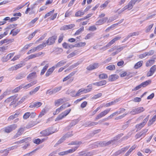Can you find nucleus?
Returning a JSON list of instances; mask_svg holds the SVG:
<instances>
[{
	"label": "nucleus",
	"mask_w": 156,
	"mask_h": 156,
	"mask_svg": "<svg viewBox=\"0 0 156 156\" xmlns=\"http://www.w3.org/2000/svg\"><path fill=\"white\" fill-rule=\"evenodd\" d=\"M62 88V86H59L58 87H56L53 89L55 94L60 91Z\"/></svg>",
	"instance_id": "603ef678"
},
{
	"label": "nucleus",
	"mask_w": 156,
	"mask_h": 156,
	"mask_svg": "<svg viewBox=\"0 0 156 156\" xmlns=\"http://www.w3.org/2000/svg\"><path fill=\"white\" fill-rule=\"evenodd\" d=\"M144 110V109L143 107H140L132 109L130 113L132 115H134L142 112Z\"/></svg>",
	"instance_id": "f03ea898"
},
{
	"label": "nucleus",
	"mask_w": 156,
	"mask_h": 156,
	"mask_svg": "<svg viewBox=\"0 0 156 156\" xmlns=\"http://www.w3.org/2000/svg\"><path fill=\"white\" fill-rule=\"evenodd\" d=\"M113 117V115L112 114L109 116L107 118H105V119H104L102 120H100L99 121V123L100 124L102 122L107 120V119H108L112 118Z\"/></svg>",
	"instance_id": "4d7b16f0"
},
{
	"label": "nucleus",
	"mask_w": 156,
	"mask_h": 156,
	"mask_svg": "<svg viewBox=\"0 0 156 156\" xmlns=\"http://www.w3.org/2000/svg\"><path fill=\"white\" fill-rule=\"evenodd\" d=\"M46 113L45 109L44 108L43 109L42 111L40 113L38 117H41L43 115H44Z\"/></svg>",
	"instance_id": "e2e57ef3"
},
{
	"label": "nucleus",
	"mask_w": 156,
	"mask_h": 156,
	"mask_svg": "<svg viewBox=\"0 0 156 156\" xmlns=\"http://www.w3.org/2000/svg\"><path fill=\"white\" fill-rule=\"evenodd\" d=\"M36 77V73L35 72L32 73L28 75L27 77L28 80L33 79Z\"/></svg>",
	"instance_id": "4be33fe9"
},
{
	"label": "nucleus",
	"mask_w": 156,
	"mask_h": 156,
	"mask_svg": "<svg viewBox=\"0 0 156 156\" xmlns=\"http://www.w3.org/2000/svg\"><path fill=\"white\" fill-rule=\"evenodd\" d=\"M98 63H94L93 64H91L87 66L86 69L87 70H91L94 69L98 68Z\"/></svg>",
	"instance_id": "f8f14e48"
},
{
	"label": "nucleus",
	"mask_w": 156,
	"mask_h": 156,
	"mask_svg": "<svg viewBox=\"0 0 156 156\" xmlns=\"http://www.w3.org/2000/svg\"><path fill=\"white\" fill-rule=\"evenodd\" d=\"M84 14V12H82L79 10L75 13V16L76 17L81 16L83 15Z\"/></svg>",
	"instance_id": "e433bc0d"
},
{
	"label": "nucleus",
	"mask_w": 156,
	"mask_h": 156,
	"mask_svg": "<svg viewBox=\"0 0 156 156\" xmlns=\"http://www.w3.org/2000/svg\"><path fill=\"white\" fill-rule=\"evenodd\" d=\"M23 66V63H21L19 64L16 66L12 67V70H16Z\"/></svg>",
	"instance_id": "2f4dec72"
},
{
	"label": "nucleus",
	"mask_w": 156,
	"mask_h": 156,
	"mask_svg": "<svg viewBox=\"0 0 156 156\" xmlns=\"http://www.w3.org/2000/svg\"><path fill=\"white\" fill-rule=\"evenodd\" d=\"M46 45V43L45 42H43L42 44H40L37 47V49L38 50H40L43 49L44 47Z\"/></svg>",
	"instance_id": "7c9ffc66"
},
{
	"label": "nucleus",
	"mask_w": 156,
	"mask_h": 156,
	"mask_svg": "<svg viewBox=\"0 0 156 156\" xmlns=\"http://www.w3.org/2000/svg\"><path fill=\"white\" fill-rule=\"evenodd\" d=\"M153 25L154 24L153 23L147 27L146 28V32L147 33L149 32L152 27Z\"/></svg>",
	"instance_id": "bf43d9fd"
},
{
	"label": "nucleus",
	"mask_w": 156,
	"mask_h": 156,
	"mask_svg": "<svg viewBox=\"0 0 156 156\" xmlns=\"http://www.w3.org/2000/svg\"><path fill=\"white\" fill-rule=\"evenodd\" d=\"M71 111V109H68L67 110H65L64 112H62V113L65 117L69 113V112H70Z\"/></svg>",
	"instance_id": "8fccbe9b"
},
{
	"label": "nucleus",
	"mask_w": 156,
	"mask_h": 156,
	"mask_svg": "<svg viewBox=\"0 0 156 156\" xmlns=\"http://www.w3.org/2000/svg\"><path fill=\"white\" fill-rule=\"evenodd\" d=\"M93 153L91 152H85L81 151L76 156H90L92 155Z\"/></svg>",
	"instance_id": "4468645a"
},
{
	"label": "nucleus",
	"mask_w": 156,
	"mask_h": 156,
	"mask_svg": "<svg viewBox=\"0 0 156 156\" xmlns=\"http://www.w3.org/2000/svg\"><path fill=\"white\" fill-rule=\"evenodd\" d=\"M130 146H126L125 147H123L116 152H115L113 154L114 156H117L121 154L124 153L129 148Z\"/></svg>",
	"instance_id": "39448f33"
},
{
	"label": "nucleus",
	"mask_w": 156,
	"mask_h": 156,
	"mask_svg": "<svg viewBox=\"0 0 156 156\" xmlns=\"http://www.w3.org/2000/svg\"><path fill=\"white\" fill-rule=\"evenodd\" d=\"M118 136H116V137H114L112 140L108 142L104 141L102 142V144L105 146H108L111 144H113L115 141L118 140Z\"/></svg>",
	"instance_id": "9b49d317"
},
{
	"label": "nucleus",
	"mask_w": 156,
	"mask_h": 156,
	"mask_svg": "<svg viewBox=\"0 0 156 156\" xmlns=\"http://www.w3.org/2000/svg\"><path fill=\"white\" fill-rule=\"evenodd\" d=\"M156 70V66L154 65L150 68V71L147 73V76H150L153 75Z\"/></svg>",
	"instance_id": "9d476101"
},
{
	"label": "nucleus",
	"mask_w": 156,
	"mask_h": 156,
	"mask_svg": "<svg viewBox=\"0 0 156 156\" xmlns=\"http://www.w3.org/2000/svg\"><path fill=\"white\" fill-rule=\"evenodd\" d=\"M38 18H36L34 19L31 20V21L28 23V25L29 27H32L33 24L35 23V22L37 20Z\"/></svg>",
	"instance_id": "ea45409f"
},
{
	"label": "nucleus",
	"mask_w": 156,
	"mask_h": 156,
	"mask_svg": "<svg viewBox=\"0 0 156 156\" xmlns=\"http://www.w3.org/2000/svg\"><path fill=\"white\" fill-rule=\"evenodd\" d=\"M82 142L81 141H73L71 143H69L68 144V145H77V146H79V145L81 144H82Z\"/></svg>",
	"instance_id": "c85d7f7f"
},
{
	"label": "nucleus",
	"mask_w": 156,
	"mask_h": 156,
	"mask_svg": "<svg viewBox=\"0 0 156 156\" xmlns=\"http://www.w3.org/2000/svg\"><path fill=\"white\" fill-rule=\"evenodd\" d=\"M110 108L106 109L99 114L95 118V120H97L105 115L110 111Z\"/></svg>",
	"instance_id": "20e7f679"
},
{
	"label": "nucleus",
	"mask_w": 156,
	"mask_h": 156,
	"mask_svg": "<svg viewBox=\"0 0 156 156\" xmlns=\"http://www.w3.org/2000/svg\"><path fill=\"white\" fill-rule=\"evenodd\" d=\"M40 87V86H38L35 88L34 89L32 90L29 92L30 94V95H32L35 94L39 90Z\"/></svg>",
	"instance_id": "cd10ccee"
},
{
	"label": "nucleus",
	"mask_w": 156,
	"mask_h": 156,
	"mask_svg": "<svg viewBox=\"0 0 156 156\" xmlns=\"http://www.w3.org/2000/svg\"><path fill=\"white\" fill-rule=\"evenodd\" d=\"M55 10L53 9L52 11L49 12H48L46 13L44 16V18L45 19L47 17L50 16L54 12Z\"/></svg>",
	"instance_id": "0e129e2a"
},
{
	"label": "nucleus",
	"mask_w": 156,
	"mask_h": 156,
	"mask_svg": "<svg viewBox=\"0 0 156 156\" xmlns=\"http://www.w3.org/2000/svg\"><path fill=\"white\" fill-rule=\"evenodd\" d=\"M70 106V104H68V103H66L63 104L60 107L61 108V109H62L63 110V109H65L66 108L69 107Z\"/></svg>",
	"instance_id": "09e8293b"
},
{
	"label": "nucleus",
	"mask_w": 156,
	"mask_h": 156,
	"mask_svg": "<svg viewBox=\"0 0 156 156\" xmlns=\"http://www.w3.org/2000/svg\"><path fill=\"white\" fill-rule=\"evenodd\" d=\"M121 38V37L120 36L116 37L112 40L110 42H109L106 46L103 47L102 48L103 49H106L107 48L110 47L113 44L117 41L119 40Z\"/></svg>",
	"instance_id": "7ed1b4c3"
},
{
	"label": "nucleus",
	"mask_w": 156,
	"mask_h": 156,
	"mask_svg": "<svg viewBox=\"0 0 156 156\" xmlns=\"http://www.w3.org/2000/svg\"><path fill=\"white\" fill-rule=\"evenodd\" d=\"M106 69L110 70H112L115 69V66L114 65H112L107 66Z\"/></svg>",
	"instance_id": "49530a36"
},
{
	"label": "nucleus",
	"mask_w": 156,
	"mask_h": 156,
	"mask_svg": "<svg viewBox=\"0 0 156 156\" xmlns=\"http://www.w3.org/2000/svg\"><path fill=\"white\" fill-rule=\"evenodd\" d=\"M55 132L52 131V129L51 128H48L41 132V133L45 136H48L53 133Z\"/></svg>",
	"instance_id": "0eeeda50"
},
{
	"label": "nucleus",
	"mask_w": 156,
	"mask_h": 156,
	"mask_svg": "<svg viewBox=\"0 0 156 156\" xmlns=\"http://www.w3.org/2000/svg\"><path fill=\"white\" fill-rule=\"evenodd\" d=\"M30 115V112H26L23 116V119H26L28 118Z\"/></svg>",
	"instance_id": "680f3d73"
},
{
	"label": "nucleus",
	"mask_w": 156,
	"mask_h": 156,
	"mask_svg": "<svg viewBox=\"0 0 156 156\" xmlns=\"http://www.w3.org/2000/svg\"><path fill=\"white\" fill-rule=\"evenodd\" d=\"M148 130V129H145L144 130H143L141 132H140V133L141 136L144 137L145 136Z\"/></svg>",
	"instance_id": "37998d69"
},
{
	"label": "nucleus",
	"mask_w": 156,
	"mask_h": 156,
	"mask_svg": "<svg viewBox=\"0 0 156 156\" xmlns=\"http://www.w3.org/2000/svg\"><path fill=\"white\" fill-rule=\"evenodd\" d=\"M154 60H148L146 64V66L148 67L149 66H151L152 65L153 63L154 62Z\"/></svg>",
	"instance_id": "79ce46f5"
},
{
	"label": "nucleus",
	"mask_w": 156,
	"mask_h": 156,
	"mask_svg": "<svg viewBox=\"0 0 156 156\" xmlns=\"http://www.w3.org/2000/svg\"><path fill=\"white\" fill-rule=\"evenodd\" d=\"M37 81L36 80L33 81L25 86H24L23 84H22V88H23L24 89H27L35 84L37 83Z\"/></svg>",
	"instance_id": "1a4fd4ad"
},
{
	"label": "nucleus",
	"mask_w": 156,
	"mask_h": 156,
	"mask_svg": "<svg viewBox=\"0 0 156 156\" xmlns=\"http://www.w3.org/2000/svg\"><path fill=\"white\" fill-rule=\"evenodd\" d=\"M10 128L11 131H12L15 130L17 127V125L16 124H13L9 126Z\"/></svg>",
	"instance_id": "de8ad7c7"
},
{
	"label": "nucleus",
	"mask_w": 156,
	"mask_h": 156,
	"mask_svg": "<svg viewBox=\"0 0 156 156\" xmlns=\"http://www.w3.org/2000/svg\"><path fill=\"white\" fill-rule=\"evenodd\" d=\"M57 38V37L56 36H53L49 37L46 41V42H45L46 43V44H47L48 45H50L54 44L55 43Z\"/></svg>",
	"instance_id": "423d86ee"
},
{
	"label": "nucleus",
	"mask_w": 156,
	"mask_h": 156,
	"mask_svg": "<svg viewBox=\"0 0 156 156\" xmlns=\"http://www.w3.org/2000/svg\"><path fill=\"white\" fill-rule=\"evenodd\" d=\"M108 20L107 17H104L101 19L97 21L96 23V25H102L105 23Z\"/></svg>",
	"instance_id": "ddd939ff"
},
{
	"label": "nucleus",
	"mask_w": 156,
	"mask_h": 156,
	"mask_svg": "<svg viewBox=\"0 0 156 156\" xmlns=\"http://www.w3.org/2000/svg\"><path fill=\"white\" fill-rule=\"evenodd\" d=\"M97 29L96 27L94 25L91 26L90 27L88 28V30L93 31Z\"/></svg>",
	"instance_id": "774afa93"
},
{
	"label": "nucleus",
	"mask_w": 156,
	"mask_h": 156,
	"mask_svg": "<svg viewBox=\"0 0 156 156\" xmlns=\"http://www.w3.org/2000/svg\"><path fill=\"white\" fill-rule=\"evenodd\" d=\"M79 120L78 119H76L72 120L71 123L68 126L69 129L70 128L73 126L76 125V124L77 123L79 122Z\"/></svg>",
	"instance_id": "6ab92c4d"
},
{
	"label": "nucleus",
	"mask_w": 156,
	"mask_h": 156,
	"mask_svg": "<svg viewBox=\"0 0 156 156\" xmlns=\"http://www.w3.org/2000/svg\"><path fill=\"white\" fill-rule=\"evenodd\" d=\"M43 53L42 52H40L37 53H36L34 54H31L27 57V58L28 59H32L33 58H34L37 57H38L39 56L41 55Z\"/></svg>",
	"instance_id": "2eb2a0df"
},
{
	"label": "nucleus",
	"mask_w": 156,
	"mask_h": 156,
	"mask_svg": "<svg viewBox=\"0 0 156 156\" xmlns=\"http://www.w3.org/2000/svg\"><path fill=\"white\" fill-rule=\"evenodd\" d=\"M72 133V132H68L62 137H64V138H65V140L66 138H68L73 136V134Z\"/></svg>",
	"instance_id": "a19ab883"
},
{
	"label": "nucleus",
	"mask_w": 156,
	"mask_h": 156,
	"mask_svg": "<svg viewBox=\"0 0 156 156\" xmlns=\"http://www.w3.org/2000/svg\"><path fill=\"white\" fill-rule=\"evenodd\" d=\"M81 89V90H82V92H84V93H86L90 91L92 89V87L90 88H87V89H85L83 88Z\"/></svg>",
	"instance_id": "5fc2aeb1"
},
{
	"label": "nucleus",
	"mask_w": 156,
	"mask_h": 156,
	"mask_svg": "<svg viewBox=\"0 0 156 156\" xmlns=\"http://www.w3.org/2000/svg\"><path fill=\"white\" fill-rule=\"evenodd\" d=\"M19 113L16 112L15 113V114L11 115L8 118V120L9 121H10L12 120L15 118H17L19 115Z\"/></svg>",
	"instance_id": "393cba45"
},
{
	"label": "nucleus",
	"mask_w": 156,
	"mask_h": 156,
	"mask_svg": "<svg viewBox=\"0 0 156 156\" xmlns=\"http://www.w3.org/2000/svg\"><path fill=\"white\" fill-rule=\"evenodd\" d=\"M116 50L117 51L118 53L120 52L124 48L126 47V46H116Z\"/></svg>",
	"instance_id": "c9c22d12"
},
{
	"label": "nucleus",
	"mask_w": 156,
	"mask_h": 156,
	"mask_svg": "<svg viewBox=\"0 0 156 156\" xmlns=\"http://www.w3.org/2000/svg\"><path fill=\"white\" fill-rule=\"evenodd\" d=\"M86 43L85 42H80L78 43L75 44L74 45V47L78 48L80 47L84 46L86 45Z\"/></svg>",
	"instance_id": "72a5a7b5"
},
{
	"label": "nucleus",
	"mask_w": 156,
	"mask_h": 156,
	"mask_svg": "<svg viewBox=\"0 0 156 156\" xmlns=\"http://www.w3.org/2000/svg\"><path fill=\"white\" fill-rule=\"evenodd\" d=\"M38 31L39 30H36L31 34L28 37V39L31 40L35 35L37 33Z\"/></svg>",
	"instance_id": "4c0bfd02"
},
{
	"label": "nucleus",
	"mask_w": 156,
	"mask_h": 156,
	"mask_svg": "<svg viewBox=\"0 0 156 156\" xmlns=\"http://www.w3.org/2000/svg\"><path fill=\"white\" fill-rule=\"evenodd\" d=\"M106 83L107 82L106 81L103 80L94 83L93 84L94 85L97 86H100L105 85Z\"/></svg>",
	"instance_id": "dca6fc26"
},
{
	"label": "nucleus",
	"mask_w": 156,
	"mask_h": 156,
	"mask_svg": "<svg viewBox=\"0 0 156 156\" xmlns=\"http://www.w3.org/2000/svg\"><path fill=\"white\" fill-rule=\"evenodd\" d=\"M143 61H140L136 63L134 66V68L137 69L139 68L142 65Z\"/></svg>",
	"instance_id": "f704fd0d"
},
{
	"label": "nucleus",
	"mask_w": 156,
	"mask_h": 156,
	"mask_svg": "<svg viewBox=\"0 0 156 156\" xmlns=\"http://www.w3.org/2000/svg\"><path fill=\"white\" fill-rule=\"evenodd\" d=\"M151 83V81L150 80H148L145 82H142L141 83L142 86L143 87H144L150 84Z\"/></svg>",
	"instance_id": "c756f323"
},
{
	"label": "nucleus",
	"mask_w": 156,
	"mask_h": 156,
	"mask_svg": "<svg viewBox=\"0 0 156 156\" xmlns=\"http://www.w3.org/2000/svg\"><path fill=\"white\" fill-rule=\"evenodd\" d=\"M17 25V24H13L9 25L6 28H5V30L8 32L9 29L13 28L14 27L16 26Z\"/></svg>",
	"instance_id": "58836bf2"
},
{
	"label": "nucleus",
	"mask_w": 156,
	"mask_h": 156,
	"mask_svg": "<svg viewBox=\"0 0 156 156\" xmlns=\"http://www.w3.org/2000/svg\"><path fill=\"white\" fill-rule=\"evenodd\" d=\"M18 98H17V97H15L14 98V99H13V100L10 103V104L9 105L10 106H11L13 104H15L16 102L18 101Z\"/></svg>",
	"instance_id": "69168bd1"
},
{
	"label": "nucleus",
	"mask_w": 156,
	"mask_h": 156,
	"mask_svg": "<svg viewBox=\"0 0 156 156\" xmlns=\"http://www.w3.org/2000/svg\"><path fill=\"white\" fill-rule=\"evenodd\" d=\"M24 131V128H21L18 129L17 133L21 136L23 133Z\"/></svg>",
	"instance_id": "6e6d98bb"
},
{
	"label": "nucleus",
	"mask_w": 156,
	"mask_h": 156,
	"mask_svg": "<svg viewBox=\"0 0 156 156\" xmlns=\"http://www.w3.org/2000/svg\"><path fill=\"white\" fill-rule=\"evenodd\" d=\"M27 97L26 96H24L22 98L21 100L19 101L17 103V105H19L22 103L26 99Z\"/></svg>",
	"instance_id": "052dcab7"
},
{
	"label": "nucleus",
	"mask_w": 156,
	"mask_h": 156,
	"mask_svg": "<svg viewBox=\"0 0 156 156\" xmlns=\"http://www.w3.org/2000/svg\"><path fill=\"white\" fill-rule=\"evenodd\" d=\"M84 27H80L79 29L74 34V35L75 36H76L79 34L80 33H81L84 30Z\"/></svg>",
	"instance_id": "473e14b6"
},
{
	"label": "nucleus",
	"mask_w": 156,
	"mask_h": 156,
	"mask_svg": "<svg viewBox=\"0 0 156 156\" xmlns=\"http://www.w3.org/2000/svg\"><path fill=\"white\" fill-rule=\"evenodd\" d=\"M65 117L62 115V113L60 114L56 118L55 121H57L62 119L63 118H64Z\"/></svg>",
	"instance_id": "13d9d810"
},
{
	"label": "nucleus",
	"mask_w": 156,
	"mask_h": 156,
	"mask_svg": "<svg viewBox=\"0 0 156 156\" xmlns=\"http://www.w3.org/2000/svg\"><path fill=\"white\" fill-rule=\"evenodd\" d=\"M66 62V60H61L55 64V67L56 68L62 66L65 64Z\"/></svg>",
	"instance_id": "5701e85b"
},
{
	"label": "nucleus",
	"mask_w": 156,
	"mask_h": 156,
	"mask_svg": "<svg viewBox=\"0 0 156 156\" xmlns=\"http://www.w3.org/2000/svg\"><path fill=\"white\" fill-rule=\"evenodd\" d=\"M22 88V85L20 86L19 87H16L14 90H13L12 92L13 93H15L19 91Z\"/></svg>",
	"instance_id": "864d4df0"
},
{
	"label": "nucleus",
	"mask_w": 156,
	"mask_h": 156,
	"mask_svg": "<svg viewBox=\"0 0 156 156\" xmlns=\"http://www.w3.org/2000/svg\"><path fill=\"white\" fill-rule=\"evenodd\" d=\"M133 5L129 2L127 5L125 6L122 9V11L128 9V10H130L133 7Z\"/></svg>",
	"instance_id": "aec40b11"
},
{
	"label": "nucleus",
	"mask_w": 156,
	"mask_h": 156,
	"mask_svg": "<svg viewBox=\"0 0 156 156\" xmlns=\"http://www.w3.org/2000/svg\"><path fill=\"white\" fill-rule=\"evenodd\" d=\"M82 62V61H79L77 62L76 63L73 64L72 65L70 66L69 67V68L65 70V72H66V71L67 70H69L70 69H72L75 67L81 64Z\"/></svg>",
	"instance_id": "a211bd4d"
},
{
	"label": "nucleus",
	"mask_w": 156,
	"mask_h": 156,
	"mask_svg": "<svg viewBox=\"0 0 156 156\" xmlns=\"http://www.w3.org/2000/svg\"><path fill=\"white\" fill-rule=\"evenodd\" d=\"M62 46L64 48L66 49H67L69 48H72L74 47V45L69 44L66 42H64L62 44Z\"/></svg>",
	"instance_id": "b1692460"
},
{
	"label": "nucleus",
	"mask_w": 156,
	"mask_h": 156,
	"mask_svg": "<svg viewBox=\"0 0 156 156\" xmlns=\"http://www.w3.org/2000/svg\"><path fill=\"white\" fill-rule=\"evenodd\" d=\"M17 94H15L12 96H11L8 98L6 100H5V102L6 103H9L11 101H12L14 98L17 97Z\"/></svg>",
	"instance_id": "a878e982"
},
{
	"label": "nucleus",
	"mask_w": 156,
	"mask_h": 156,
	"mask_svg": "<svg viewBox=\"0 0 156 156\" xmlns=\"http://www.w3.org/2000/svg\"><path fill=\"white\" fill-rule=\"evenodd\" d=\"M14 30V29L12 30L10 33V34H12V36L16 35L20 31V29H16L15 31H13Z\"/></svg>",
	"instance_id": "bb28decb"
},
{
	"label": "nucleus",
	"mask_w": 156,
	"mask_h": 156,
	"mask_svg": "<svg viewBox=\"0 0 156 156\" xmlns=\"http://www.w3.org/2000/svg\"><path fill=\"white\" fill-rule=\"evenodd\" d=\"M26 76V75L24 73H20L16 76V79L17 80H20L24 78Z\"/></svg>",
	"instance_id": "412c9836"
},
{
	"label": "nucleus",
	"mask_w": 156,
	"mask_h": 156,
	"mask_svg": "<svg viewBox=\"0 0 156 156\" xmlns=\"http://www.w3.org/2000/svg\"><path fill=\"white\" fill-rule=\"evenodd\" d=\"M156 119V115L153 117L150 120L149 122L148 123V125H151L155 121Z\"/></svg>",
	"instance_id": "a18cd8bd"
},
{
	"label": "nucleus",
	"mask_w": 156,
	"mask_h": 156,
	"mask_svg": "<svg viewBox=\"0 0 156 156\" xmlns=\"http://www.w3.org/2000/svg\"><path fill=\"white\" fill-rule=\"evenodd\" d=\"M139 34V33L138 32H136L130 33L128 35L129 36V37H131L134 36L138 35Z\"/></svg>",
	"instance_id": "338daca9"
},
{
	"label": "nucleus",
	"mask_w": 156,
	"mask_h": 156,
	"mask_svg": "<svg viewBox=\"0 0 156 156\" xmlns=\"http://www.w3.org/2000/svg\"><path fill=\"white\" fill-rule=\"evenodd\" d=\"M67 100L65 98H61L56 100L55 102V105L57 107L60 105V104H62L63 102L66 101Z\"/></svg>",
	"instance_id": "6e6552de"
},
{
	"label": "nucleus",
	"mask_w": 156,
	"mask_h": 156,
	"mask_svg": "<svg viewBox=\"0 0 156 156\" xmlns=\"http://www.w3.org/2000/svg\"><path fill=\"white\" fill-rule=\"evenodd\" d=\"M118 100H116L114 101H111L109 103H107L105 105V106L106 107H109V106H111V105H112L114 104V103H116V102H118Z\"/></svg>",
	"instance_id": "3c124183"
},
{
	"label": "nucleus",
	"mask_w": 156,
	"mask_h": 156,
	"mask_svg": "<svg viewBox=\"0 0 156 156\" xmlns=\"http://www.w3.org/2000/svg\"><path fill=\"white\" fill-rule=\"evenodd\" d=\"M119 78V76L116 74H113L110 75L108 77L109 81H112L116 80Z\"/></svg>",
	"instance_id": "f3484780"
},
{
	"label": "nucleus",
	"mask_w": 156,
	"mask_h": 156,
	"mask_svg": "<svg viewBox=\"0 0 156 156\" xmlns=\"http://www.w3.org/2000/svg\"><path fill=\"white\" fill-rule=\"evenodd\" d=\"M107 75L105 73H102L99 75V78L101 79H105L108 78Z\"/></svg>",
	"instance_id": "c03bdc74"
},
{
	"label": "nucleus",
	"mask_w": 156,
	"mask_h": 156,
	"mask_svg": "<svg viewBox=\"0 0 156 156\" xmlns=\"http://www.w3.org/2000/svg\"><path fill=\"white\" fill-rule=\"evenodd\" d=\"M79 147V146L74 147L73 149H70L68 150L59 152L58 154L59 155H67L69 153H71L74 152Z\"/></svg>",
	"instance_id": "f257e3e1"
}]
</instances>
